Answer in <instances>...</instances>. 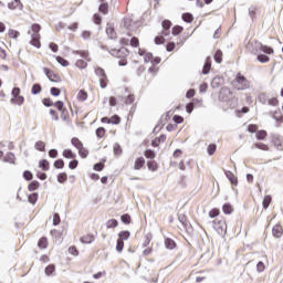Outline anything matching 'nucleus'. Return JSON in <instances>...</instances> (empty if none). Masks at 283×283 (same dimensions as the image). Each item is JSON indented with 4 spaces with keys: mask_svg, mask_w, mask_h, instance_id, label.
<instances>
[{
    "mask_svg": "<svg viewBox=\"0 0 283 283\" xmlns=\"http://www.w3.org/2000/svg\"><path fill=\"white\" fill-rule=\"evenodd\" d=\"M109 54H112L115 59H118V65L125 66L127 65V56H129V50L125 48H120L118 50L112 49L109 51Z\"/></svg>",
    "mask_w": 283,
    "mask_h": 283,
    "instance_id": "3",
    "label": "nucleus"
},
{
    "mask_svg": "<svg viewBox=\"0 0 283 283\" xmlns=\"http://www.w3.org/2000/svg\"><path fill=\"white\" fill-rule=\"evenodd\" d=\"M94 72L95 76L98 78L99 87H102V90H105V87L109 85V77H107V73L101 66L95 67Z\"/></svg>",
    "mask_w": 283,
    "mask_h": 283,
    "instance_id": "4",
    "label": "nucleus"
},
{
    "mask_svg": "<svg viewBox=\"0 0 283 283\" xmlns=\"http://www.w3.org/2000/svg\"><path fill=\"white\" fill-rule=\"evenodd\" d=\"M165 247H166V249H169L170 251H172V249H176V241H174V239L166 238Z\"/></svg>",
    "mask_w": 283,
    "mask_h": 283,
    "instance_id": "23",
    "label": "nucleus"
},
{
    "mask_svg": "<svg viewBox=\"0 0 283 283\" xmlns=\"http://www.w3.org/2000/svg\"><path fill=\"white\" fill-rule=\"evenodd\" d=\"M273 118L275 119V122L276 123H283V115H282V113H280V112H274V114H273Z\"/></svg>",
    "mask_w": 283,
    "mask_h": 283,
    "instance_id": "52",
    "label": "nucleus"
},
{
    "mask_svg": "<svg viewBox=\"0 0 283 283\" xmlns=\"http://www.w3.org/2000/svg\"><path fill=\"white\" fill-rule=\"evenodd\" d=\"M212 227L219 235L227 234V221H224V219H214L212 221Z\"/></svg>",
    "mask_w": 283,
    "mask_h": 283,
    "instance_id": "8",
    "label": "nucleus"
},
{
    "mask_svg": "<svg viewBox=\"0 0 283 283\" xmlns=\"http://www.w3.org/2000/svg\"><path fill=\"white\" fill-rule=\"evenodd\" d=\"M251 52H253L254 54H258V52H264V54H274L273 48L271 46H266L264 44H262L260 41L254 40L253 42L249 43V48L253 46Z\"/></svg>",
    "mask_w": 283,
    "mask_h": 283,
    "instance_id": "5",
    "label": "nucleus"
},
{
    "mask_svg": "<svg viewBox=\"0 0 283 283\" xmlns=\"http://www.w3.org/2000/svg\"><path fill=\"white\" fill-rule=\"evenodd\" d=\"M145 167V157H138L136 158L134 163V169L136 171H139V169H143Z\"/></svg>",
    "mask_w": 283,
    "mask_h": 283,
    "instance_id": "17",
    "label": "nucleus"
},
{
    "mask_svg": "<svg viewBox=\"0 0 283 283\" xmlns=\"http://www.w3.org/2000/svg\"><path fill=\"white\" fill-rule=\"evenodd\" d=\"M111 125H120V116L118 115H113L111 117Z\"/></svg>",
    "mask_w": 283,
    "mask_h": 283,
    "instance_id": "54",
    "label": "nucleus"
},
{
    "mask_svg": "<svg viewBox=\"0 0 283 283\" xmlns=\"http://www.w3.org/2000/svg\"><path fill=\"white\" fill-rule=\"evenodd\" d=\"M165 36L166 35H157V36H155V43H156V45H163L164 43H165Z\"/></svg>",
    "mask_w": 283,
    "mask_h": 283,
    "instance_id": "58",
    "label": "nucleus"
},
{
    "mask_svg": "<svg viewBox=\"0 0 283 283\" xmlns=\"http://www.w3.org/2000/svg\"><path fill=\"white\" fill-rule=\"evenodd\" d=\"M253 147H255V149H261V151H269V145L262 143V142H259V143H255L253 145Z\"/></svg>",
    "mask_w": 283,
    "mask_h": 283,
    "instance_id": "28",
    "label": "nucleus"
},
{
    "mask_svg": "<svg viewBox=\"0 0 283 283\" xmlns=\"http://www.w3.org/2000/svg\"><path fill=\"white\" fill-rule=\"evenodd\" d=\"M232 85L238 91H244L251 87V82L242 73H237Z\"/></svg>",
    "mask_w": 283,
    "mask_h": 283,
    "instance_id": "2",
    "label": "nucleus"
},
{
    "mask_svg": "<svg viewBox=\"0 0 283 283\" xmlns=\"http://www.w3.org/2000/svg\"><path fill=\"white\" fill-rule=\"evenodd\" d=\"M123 249H125V241L117 239V243H116L117 253H123Z\"/></svg>",
    "mask_w": 283,
    "mask_h": 283,
    "instance_id": "40",
    "label": "nucleus"
},
{
    "mask_svg": "<svg viewBox=\"0 0 283 283\" xmlns=\"http://www.w3.org/2000/svg\"><path fill=\"white\" fill-rule=\"evenodd\" d=\"M209 72H211V59L207 57L202 69V74H209Z\"/></svg>",
    "mask_w": 283,
    "mask_h": 283,
    "instance_id": "25",
    "label": "nucleus"
},
{
    "mask_svg": "<svg viewBox=\"0 0 283 283\" xmlns=\"http://www.w3.org/2000/svg\"><path fill=\"white\" fill-rule=\"evenodd\" d=\"M113 151L115 156H120L123 154V147H120L118 144H115L113 146Z\"/></svg>",
    "mask_w": 283,
    "mask_h": 283,
    "instance_id": "48",
    "label": "nucleus"
},
{
    "mask_svg": "<svg viewBox=\"0 0 283 283\" xmlns=\"http://www.w3.org/2000/svg\"><path fill=\"white\" fill-rule=\"evenodd\" d=\"M42 104L44 105V107H54V102L50 97L43 98Z\"/></svg>",
    "mask_w": 283,
    "mask_h": 283,
    "instance_id": "43",
    "label": "nucleus"
},
{
    "mask_svg": "<svg viewBox=\"0 0 283 283\" xmlns=\"http://www.w3.org/2000/svg\"><path fill=\"white\" fill-rule=\"evenodd\" d=\"M3 163H9V165H15L17 156L13 153H7L3 157Z\"/></svg>",
    "mask_w": 283,
    "mask_h": 283,
    "instance_id": "16",
    "label": "nucleus"
},
{
    "mask_svg": "<svg viewBox=\"0 0 283 283\" xmlns=\"http://www.w3.org/2000/svg\"><path fill=\"white\" fill-rule=\"evenodd\" d=\"M43 72L48 76L49 81H51L52 83H61V81H63L61 75L53 70L44 67Z\"/></svg>",
    "mask_w": 283,
    "mask_h": 283,
    "instance_id": "10",
    "label": "nucleus"
},
{
    "mask_svg": "<svg viewBox=\"0 0 283 283\" xmlns=\"http://www.w3.org/2000/svg\"><path fill=\"white\" fill-rule=\"evenodd\" d=\"M28 34L31 36L30 44L33 45V48H36V50H41V24H32Z\"/></svg>",
    "mask_w": 283,
    "mask_h": 283,
    "instance_id": "1",
    "label": "nucleus"
},
{
    "mask_svg": "<svg viewBox=\"0 0 283 283\" xmlns=\"http://www.w3.org/2000/svg\"><path fill=\"white\" fill-rule=\"evenodd\" d=\"M39 167L42 171H48V169H50V161H48V159H42L39 161Z\"/></svg>",
    "mask_w": 283,
    "mask_h": 283,
    "instance_id": "26",
    "label": "nucleus"
},
{
    "mask_svg": "<svg viewBox=\"0 0 283 283\" xmlns=\"http://www.w3.org/2000/svg\"><path fill=\"white\" fill-rule=\"evenodd\" d=\"M39 249H48V238L42 237L38 242Z\"/></svg>",
    "mask_w": 283,
    "mask_h": 283,
    "instance_id": "34",
    "label": "nucleus"
},
{
    "mask_svg": "<svg viewBox=\"0 0 283 283\" xmlns=\"http://www.w3.org/2000/svg\"><path fill=\"white\" fill-rule=\"evenodd\" d=\"M95 134L97 138H105V134H107V130L105 129V127H98L95 130Z\"/></svg>",
    "mask_w": 283,
    "mask_h": 283,
    "instance_id": "31",
    "label": "nucleus"
},
{
    "mask_svg": "<svg viewBox=\"0 0 283 283\" xmlns=\"http://www.w3.org/2000/svg\"><path fill=\"white\" fill-rule=\"evenodd\" d=\"M56 271V266L54 264H50L45 268V275H52Z\"/></svg>",
    "mask_w": 283,
    "mask_h": 283,
    "instance_id": "44",
    "label": "nucleus"
},
{
    "mask_svg": "<svg viewBox=\"0 0 283 283\" xmlns=\"http://www.w3.org/2000/svg\"><path fill=\"white\" fill-rule=\"evenodd\" d=\"M178 220L179 222L184 226L187 227L188 222H187V216H185L184 213H179L178 214Z\"/></svg>",
    "mask_w": 283,
    "mask_h": 283,
    "instance_id": "56",
    "label": "nucleus"
},
{
    "mask_svg": "<svg viewBox=\"0 0 283 283\" xmlns=\"http://www.w3.org/2000/svg\"><path fill=\"white\" fill-rule=\"evenodd\" d=\"M266 136H269V133L264 129L258 130L255 134L256 140H266Z\"/></svg>",
    "mask_w": 283,
    "mask_h": 283,
    "instance_id": "22",
    "label": "nucleus"
},
{
    "mask_svg": "<svg viewBox=\"0 0 283 283\" xmlns=\"http://www.w3.org/2000/svg\"><path fill=\"white\" fill-rule=\"evenodd\" d=\"M182 30H184V28L182 27H180V25H175L174 28H172V34H174V36H178V34H180L181 32H182Z\"/></svg>",
    "mask_w": 283,
    "mask_h": 283,
    "instance_id": "59",
    "label": "nucleus"
},
{
    "mask_svg": "<svg viewBox=\"0 0 283 283\" xmlns=\"http://www.w3.org/2000/svg\"><path fill=\"white\" fill-rule=\"evenodd\" d=\"M53 107H56L57 112L61 113L62 120H70V111H67V107H65V103L63 101H57L53 104Z\"/></svg>",
    "mask_w": 283,
    "mask_h": 283,
    "instance_id": "9",
    "label": "nucleus"
},
{
    "mask_svg": "<svg viewBox=\"0 0 283 283\" xmlns=\"http://www.w3.org/2000/svg\"><path fill=\"white\" fill-rule=\"evenodd\" d=\"M8 36L9 39H19V36H21V33L17 30L9 29Z\"/></svg>",
    "mask_w": 283,
    "mask_h": 283,
    "instance_id": "32",
    "label": "nucleus"
},
{
    "mask_svg": "<svg viewBox=\"0 0 283 283\" xmlns=\"http://www.w3.org/2000/svg\"><path fill=\"white\" fill-rule=\"evenodd\" d=\"M219 101L222 103H231V101L238 102V97L233 95V91H231V88L224 86L219 92Z\"/></svg>",
    "mask_w": 283,
    "mask_h": 283,
    "instance_id": "6",
    "label": "nucleus"
},
{
    "mask_svg": "<svg viewBox=\"0 0 283 283\" xmlns=\"http://www.w3.org/2000/svg\"><path fill=\"white\" fill-rule=\"evenodd\" d=\"M120 220L124 224H130L132 223V216L128 213H125L120 217Z\"/></svg>",
    "mask_w": 283,
    "mask_h": 283,
    "instance_id": "45",
    "label": "nucleus"
},
{
    "mask_svg": "<svg viewBox=\"0 0 283 283\" xmlns=\"http://www.w3.org/2000/svg\"><path fill=\"white\" fill-rule=\"evenodd\" d=\"M144 156H145V158H148L149 160H154V158H156V151H154L151 149H147L144 151Z\"/></svg>",
    "mask_w": 283,
    "mask_h": 283,
    "instance_id": "33",
    "label": "nucleus"
},
{
    "mask_svg": "<svg viewBox=\"0 0 283 283\" xmlns=\"http://www.w3.org/2000/svg\"><path fill=\"white\" fill-rule=\"evenodd\" d=\"M132 25H134V21L129 18H126L124 20V27L126 28V30H132Z\"/></svg>",
    "mask_w": 283,
    "mask_h": 283,
    "instance_id": "57",
    "label": "nucleus"
},
{
    "mask_svg": "<svg viewBox=\"0 0 283 283\" xmlns=\"http://www.w3.org/2000/svg\"><path fill=\"white\" fill-rule=\"evenodd\" d=\"M147 168L149 171H158V161L151 159L147 161Z\"/></svg>",
    "mask_w": 283,
    "mask_h": 283,
    "instance_id": "21",
    "label": "nucleus"
},
{
    "mask_svg": "<svg viewBox=\"0 0 283 283\" xmlns=\"http://www.w3.org/2000/svg\"><path fill=\"white\" fill-rule=\"evenodd\" d=\"M42 87L41 84H33L32 88H31V93L32 94H41L42 92Z\"/></svg>",
    "mask_w": 283,
    "mask_h": 283,
    "instance_id": "47",
    "label": "nucleus"
},
{
    "mask_svg": "<svg viewBox=\"0 0 283 283\" xmlns=\"http://www.w3.org/2000/svg\"><path fill=\"white\" fill-rule=\"evenodd\" d=\"M98 10H99V12L102 14H108V12H109V4L107 2H103L102 4H99Z\"/></svg>",
    "mask_w": 283,
    "mask_h": 283,
    "instance_id": "29",
    "label": "nucleus"
},
{
    "mask_svg": "<svg viewBox=\"0 0 283 283\" xmlns=\"http://www.w3.org/2000/svg\"><path fill=\"white\" fill-rule=\"evenodd\" d=\"M222 51L221 50H217L214 53V61L216 63H222Z\"/></svg>",
    "mask_w": 283,
    "mask_h": 283,
    "instance_id": "46",
    "label": "nucleus"
},
{
    "mask_svg": "<svg viewBox=\"0 0 283 283\" xmlns=\"http://www.w3.org/2000/svg\"><path fill=\"white\" fill-rule=\"evenodd\" d=\"M223 213H226L227 216H231V213H233V207L231 206V203L223 205Z\"/></svg>",
    "mask_w": 283,
    "mask_h": 283,
    "instance_id": "37",
    "label": "nucleus"
},
{
    "mask_svg": "<svg viewBox=\"0 0 283 283\" xmlns=\"http://www.w3.org/2000/svg\"><path fill=\"white\" fill-rule=\"evenodd\" d=\"M36 200H39V195L36 193L29 195V202L31 205H36Z\"/></svg>",
    "mask_w": 283,
    "mask_h": 283,
    "instance_id": "62",
    "label": "nucleus"
},
{
    "mask_svg": "<svg viewBox=\"0 0 283 283\" xmlns=\"http://www.w3.org/2000/svg\"><path fill=\"white\" fill-rule=\"evenodd\" d=\"M9 10H23V3H21V0H13L8 3Z\"/></svg>",
    "mask_w": 283,
    "mask_h": 283,
    "instance_id": "14",
    "label": "nucleus"
},
{
    "mask_svg": "<svg viewBox=\"0 0 283 283\" xmlns=\"http://www.w3.org/2000/svg\"><path fill=\"white\" fill-rule=\"evenodd\" d=\"M161 25H163V31H161V34H163V36H169V34H170V31L169 30H171V21H169V20H164L163 22H161Z\"/></svg>",
    "mask_w": 283,
    "mask_h": 283,
    "instance_id": "12",
    "label": "nucleus"
},
{
    "mask_svg": "<svg viewBox=\"0 0 283 283\" xmlns=\"http://www.w3.org/2000/svg\"><path fill=\"white\" fill-rule=\"evenodd\" d=\"M53 165L55 169H63V167H65V161H63V159H57L54 161Z\"/></svg>",
    "mask_w": 283,
    "mask_h": 283,
    "instance_id": "53",
    "label": "nucleus"
},
{
    "mask_svg": "<svg viewBox=\"0 0 283 283\" xmlns=\"http://www.w3.org/2000/svg\"><path fill=\"white\" fill-rule=\"evenodd\" d=\"M73 54H78L82 59H90V53L87 51H73Z\"/></svg>",
    "mask_w": 283,
    "mask_h": 283,
    "instance_id": "61",
    "label": "nucleus"
},
{
    "mask_svg": "<svg viewBox=\"0 0 283 283\" xmlns=\"http://www.w3.org/2000/svg\"><path fill=\"white\" fill-rule=\"evenodd\" d=\"M272 143H273L274 147H276V149H279V151H283V138L281 136L273 137Z\"/></svg>",
    "mask_w": 283,
    "mask_h": 283,
    "instance_id": "15",
    "label": "nucleus"
},
{
    "mask_svg": "<svg viewBox=\"0 0 283 283\" xmlns=\"http://www.w3.org/2000/svg\"><path fill=\"white\" fill-rule=\"evenodd\" d=\"M216 149H218V146L216 144H210L207 148L209 156H213V154H216Z\"/></svg>",
    "mask_w": 283,
    "mask_h": 283,
    "instance_id": "51",
    "label": "nucleus"
},
{
    "mask_svg": "<svg viewBox=\"0 0 283 283\" xmlns=\"http://www.w3.org/2000/svg\"><path fill=\"white\" fill-rule=\"evenodd\" d=\"M272 235L274 238H281L283 235L282 226H280V224L274 226L272 229Z\"/></svg>",
    "mask_w": 283,
    "mask_h": 283,
    "instance_id": "18",
    "label": "nucleus"
},
{
    "mask_svg": "<svg viewBox=\"0 0 283 283\" xmlns=\"http://www.w3.org/2000/svg\"><path fill=\"white\" fill-rule=\"evenodd\" d=\"M35 149L38 151H45V142L39 140L35 143Z\"/></svg>",
    "mask_w": 283,
    "mask_h": 283,
    "instance_id": "41",
    "label": "nucleus"
},
{
    "mask_svg": "<svg viewBox=\"0 0 283 283\" xmlns=\"http://www.w3.org/2000/svg\"><path fill=\"white\" fill-rule=\"evenodd\" d=\"M75 65L80 69V70H85V67H87V63L84 60H77L75 62Z\"/></svg>",
    "mask_w": 283,
    "mask_h": 283,
    "instance_id": "55",
    "label": "nucleus"
},
{
    "mask_svg": "<svg viewBox=\"0 0 283 283\" xmlns=\"http://www.w3.org/2000/svg\"><path fill=\"white\" fill-rule=\"evenodd\" d=\"M182 21L186 23H193V14L186 12L181 15Z\"/></svg>",
    "mask_w": 283,
    "mask_h": 283,
    "instance_id": "30",
    "label": "nucleus"
},
{
    "mask_svg": "<svg viewBox=\"0 0 283 283\" xmlns=\"http://www.w3.org/2000/svg\"><path fill=\"white\" fill-rule=\"evenodd\" d=\"M71 144L74 148L77 149L81 158H87V156H90V150H87V148H84L83 142H81V139H78L77 137H73L71 139Z\"/></svg>",
    "mask_w": 283,
    "mask_h": 283,
    "instance_id": "7",
    "label": "nucleus"
},
{
    "mask_svg": "<svg viewBox=\"0 0 283 283\" xmlns=\"http://www.w3.org/2000/svg\"><path fill=\"white\" fill-rule=\"evenodd\" d=\"M259 126L258 124H250L248 125V132L250 134H258Z\"/></svg>",
    "mask_w": 283,
    "mask_h": 283,
    "instance_id": "49",
    "label": "nucleus"
},
{
    "mask_svg": "<svg viewBox=\"0 0 283 283\" xmlns=\"http://www.w3.org/2000/svg\"><path fill=\"white\" fill-rule=\"evenodd\" d=\"M268 105H271L272 107H277L280 105V99H277V97H272L268 99Z\"/></svg>",
    "mask_w": 283,
    "mask_h": 283,
    "instance_id": "50",
    "label": "nucleus"
},
{
    "mask_svg": "<svg viewBox=\"0 0 283 283\" xmlns=\"http://www.w3.org/2000/svg\"><path fill=\"white\" fill-rule=\"evenodd\" d=\"M106 34L109 36V39H116V31L113 27L106 28Z\"/></svg>",
    "mask_w": 283,
    "mask_h": 283,
    "instance_id": "42",
    "label": "nucleus"
},
{
    "mask_svg": "<svg viewBox=\"0 0 283 283\" xmlns=\"http://www.w3.org/2000/svg\"><path fill=\"white\" fill-rule=\"evenodd\" d=\"M120 45H130V48H140V40L137 36H133L130 40L127 38H120Z\"/></svg>",
    "mask_w": 283,
    "mask_h": 283,
    "instance_id": "11",
    "label": "nucleus"
},
{
    "mask_svg": "<svg viewBox=\"0 0 283 283\" xmlns=\"http://www.w3.org/2000/svg\"><path fill=\"white\" fill-rule=\"evenodd\" d=\"M165 140H167V136L166 135H160L159 137H156L153 140L151 145H153V147H159L160 144L165 143Z\"/></svg>",
    "mask_w": 283,
    "mask_h": 283,
    "instance_id": "20",
    "label": "nucleus"
},
{
    "mask_svg": "<svg viewBox=\"0 0 283 283\" xmlns=\"http://www.w3.org/2000/svg\"><path fill=\"white\" fill-rule=\"evenodd\" d=\"M50 92L52 96H61V88L51 87Z\"/></svg>",
    "mask_w": 283,
    "mask_h": 283,
    "instance_id": "64",
    "label": "nucleus"
},
{
    "mask_svg": "<svg viewBox=\"0 0 283 283\" xmlns=\"http://www.w3.org/2000/svg\"><path fill=\"white\" fill-rule=\"evenodd\" d=\"M62 155L64 156V158H76V155L74 153H72V149H64Z\"/></svg>",
    "mask_w": 283,
    "mask_h": 283,
    "instance_id": "39",
    "label": "nucleus"
},
{
    "mask_svg": "<svg viewBox=\"0 0 283 283\" xmlns=\"http://www.w3.org/2000/svg\"><path fill=\"white\" fill-rule=\"evenodd\" d=\"M129 235H132V233L127 230H124V231H120L118 233V239L117 240H120L122 242H125V240H129Z\"/></svg>",
    "mask_w": 283,
    "mask_h": 283,
    "instance_id": "24",
    "label": "nucleus"
},
{
    "mask_svg": "<svg viewBox=\"0 0 283 283\" xmlns=\"http://www.w3.org/2000/svg\"><path fill=\"white\" fill-rule=\"evenodd\" d=\"M11 103L13 105H23V103H25V97H23V95H14L11 98Z\"/></svg>",
    "mask_w": 283,
    "mask_h": 283,
    "instance_id": "19",
    "label": "nucleus"
},
{
    "mask_svg": "<svg viewBox=\"0 0 283 283\" xmlns=\"http://www.w3.org/2000/svg\"><path fill=\"white\" fill-rule=\"evenodd\" d=\"M256 59L260 61V63H269V61H271V59L265 54L258 55Z\"/></svg>",
    "mask_w": 283,
    "mask_h": 283,
    "instance_id": "60",
    "label": "nucleus"
},
{
    "mask_svg": "<svg viewBox=\"0 0 283 283\" xmlns=\"http://www.w3.org/2000/svg\"><path fill=\"white\" fill-rule=\"evenodd\" d=\"M55 61H57V63H60L62 67H67L70 65V62L67 60L59 55L55 57Z\"/></svg>",
    "mask_w": 283,
    "mask_h": 283,
    "instance_id": "38",
    "label": "nucleus"
},
{
    "mask_svg": "<svg viewBox=\"0 0 283 283\" xmlns=\"http://www.w3.org/2000/svg\"><path fill=\"white\" fill-rule=\"evenodd\" d=\"M271 200H273V198L271 197V195H268L264 197L263 199V209H269L270 205H271Z\"/></svg>",
    "mask_w": 283,
    "mask_h": 283,
    "instance_id": "36",
    "label": "nucleus"
},
{
    "mask_svg": "<svg viewBox=\"0 0 283 283\" xmlns=\"http://www.w3.org/2000/svg\"><path fill=\"white\" fill-rule=\"evenodd\" d=\"M88 97L90 94L87 93V91H85V88H82L77 92L76 98L78 103H85V101H87Z\"/></svg>",
    "mask_w": 283,
    "mask_h": 283,
    "instance_id": "13",
    "label": "nucleus"
},
{
    "mask_svg": "<svg viewBox=\"0 0 283 283\" xmlns=\"http://www.w3.org/2000/svg\"><path fill=\"white\" fill-rule=\"evenodd\" d=\"M107 229H116L118 227V220L116 219H111L106 222Z\"/></svg>",
    "mask_w": 283,
    "mask_h": 283,
    "instance_id": "35",
    "label": "nucleus"
},
{
    "mask_svg": "<svg viewBox=\"0 0 283 283\" xmlns=\"http://www.w3.org/2000/svg\"><path fill=\"white\" fill-rule=\"evenodd\" d=\"M39 189V181H32L29 184V191H36Z\"/></svg>",
    "mask_w": 283,
    "mask_h": 283,
    "instance_id": "63",
    "label": "nucleus"
},
{
    "mask_svg": "<svg viewBox=\"0 0 283 283\" xmlns=\"http://www.w3.org/2000/svg\"><path fill=\"white\" fill-rule=\"evenodd\" d=\"M93 241H94V235L92 234H86L81 238L82 244H92Z\"/></svg>",
    "mask_w": 283,
    "mask_h": 283,
    "instance_id": "27",
    "label": "nucleus"
}]
</instances>
